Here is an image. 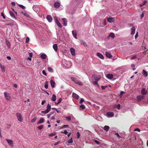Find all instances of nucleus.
Masks as SVG:
<instances>
[{
  "mask_svg": "<svg viewBox=\"0 0 148 148\" xmlns=\"http://www.w3.org/2000/svg\"><path fill=\"white\" fill-rule=\"evenodd\" d=\"M80 110L84 109L85 108V106L84 105L81 104L80 106Z\"/></svg>",
  "mask_w": 148,
  "mask_h": 148,
  "instance_id": "38",
  "label": "nucleus"
},
{
  "mask_svg": "<svg viewBox=\"0 0 148 148\" xmlns=\"http://www.w3.org/2000/svg\"><path fill=\"white\" fill-rule=\"evenodd\" d=\"M41 112L42 113L46 114L49 112V111H48L47 110H45L42 111Z\"/></svg>",
  "mask_w": 148,
  "mask_h": 148,
  "instance_id": "40",
  "label": "nucleus"
},
{
  "mask_svg": "<svg viewBox=\"0 0 148 148\" xmlns=\"http://www.w3.org/2000/svg\"><path fill=\"white\" fill-rule=\"evenodd\" d=\"M147 2L145 0L144 1L143 3L139 5V7H141L143 5L147 3Z\"/></svg>",
  "mask_w": 148,
  "mask_h": 148,
  "instance_id": "35",
  "label": "nucleus"
},
{
  "mask_svg": "<svg viewBox=\"0 0 148 148\" xmlns=\"http://www.w3.org/2000/svg\"><path fill=\"white\" fill-rule=\"evenodd\" d=\"M110 128L109 126L107 125H105L104 127V130L106 132H108Z\"/></svg>",
  "mask_w": 148,
  "mask_h": 148,
  "instance_id": "26",
  "label": "nucleus"
},
{
  "mask_svg": "<svg viewBox=\"0 0 148 148\" xmlns=\"http://www.w3.org/2000/svg\"><path fill=\"white\" fill-rule=\"evenodd\" d=\"M138 32H137V33L136 34V35H135V38L136 39V38H137V37H138Z\"/></svg>",
  "mask_w": 148,
  "mask_h": 148,
  "instance_id": "63",
  "label": "nucleus"
},
{
  "mask_svg": "<svg viewBox=\"0 0 148 148\" xmlns=\"http://www.w3.org/2000/svg\"><path fill=\"white\" fill-rule=\"evenodd\" d=\"M18 6L19 7H21L23 9H25V7L22 5H18Z\"/></svg>",
  "mask_w": 148,
  "mask_h": 148,
  "instance_id": "44",
  "label": "nucleus"
},
{
  "mask_svg": "<svg viewBox=\"0 0 148 148\" xmlns=\"http://www.w3.org/2000/svg\"><path fill=\"white\" fill-rule=\"evenodd\" d=\"M56 97L55 94H53L52 96L51 100L53 101H56Z\"/></svg>",
  "mask_w": 148,
  "mask_h": 148,
  "instance_id": "29",
  "label": "nucleus"
},
{
  "mask_svg": "<svg viewBox=\"0 0 148 148\" xmlns=\"http://www.w3.org/2000/svg\"><path fill=\"white\" fill-rule=\"evenodd\" d=\"M62 20L63 22V24L65 26H66L67 25V22L66 19L65 18H63L62 19Z\"/></svg>",
  "mask_w": 148,
  "mask_h": 148,
  "instance_id": "8",
  "label": "nucleus"
},
{
  "mask_svg": "<svg viewBox=\"0 0 148 148\" xmlns=\"http://www.w3.org/2000/svg\"><path fill=\"white\" fill-rule=\"evenodd\" d=\"M97 56H98L99 58L102 59H104V57L101 54L97 53Z\"/></svg>",
  "mask_w": 148,
  "mask_h": 148,
  "instance_id": "17",
  "label": "nucleus"
},
{
  "mask_svg": "<svg viewBox=\"0 0 148 148\" xmlns=\"http://www.w3.org/2000/svg\"><path fill=\"white\" fill-rule=\"evenodd\" d=\"M142 73L145 77H146L147 76V73L144 69L143 70V71Z\"/></svg>",
  "mask_w": 148,
  "mask_h": 148,
  "instance_id": "21",
  "label": "nucleus"
},
{
  "mask_svg": "<svg viewBox=\"0 0 148 148\" xmlns=\"http://www.w3.org/2000/svg\"><path fill=\"white\" fill-rule=\"evenodd\" d=\"M92 77L94 78L95 81H99L101 79V77L99 75H93Z\"/></svg>",
  "mask_w": 148,
  "mask_h": 148,
  "instance_id": "7",
  "label": "nucleus"
},
{
  "mask_svg": "<svg viewBox=\"0 0 148 148\" xmlns=\"http://www.w3.org/2000/svg\"><path fill=\"white\" fill-rule=\"evenodd\" d=\"M66 120H67V121H70L71 120V118L69 116L66 117Z\"/></svg>",
  "mask_w": 148,
  "mask_h": 148,
  "instance_id": "46",
  "label": "nucleus"
},
{
  "mask_svg": "<svg viewBox=\"0 0 148 148\" xmlns=\"http://www.w3.org/2000/svg\"><path fill=\"white\" fill-rule=\"evenodd\" d=\"M71 53L73 56L75 55V50L73 48H71L70 49Z\"/></svg>",
  "mask_w": 148,
  "mask_h": 148,
  "instance_id": "12",
  "label": "nucleus"
},
{
  "mask_svg": "<svg viewBox=\"0 0 148 148\" xmlns=\"http://www.w3.org/2000/svg\"><path fill=\"white\" fill-rule=\"evenodd\" d=\"M55 110H56L58 113L60 112V111L59 110H58L56 108H55Z\"/></svg>",
  "mask_w": 148,
  "mask_h": 148,
  "instance_id": "64",
  "label": "nucleus"
},
{
  "mask_svg": "<svg viewBox=\"0 0 148 148\" xmlns=\"http://www.w3.org/2000/svg\"><path fill=\"white\" fill-rule=\"evenodd\" d=\"M84 101V100L83 99H82V98L81 99L80 101H79V103L80 104L82 103H83V102Z\"/></svg>",
  "mask_w": 148,
  "mask_h": 148,
  "instance_id": "52",
  "label": "nucleus"
},
{
  "mask_svg": "<svg viewBox=\"0 0 148 148\" xmlns=\"http://www.w3.org/2000/svg\"><path fill=\"white\" fill-rule=\"evenodd\" d=\"M37 119V117H35L31 121V122L32 123H34L35 122Z\"/></svg>",
  "mask_w": 148,
  "mask_h": 148,
  "instance_id": "36",
  "label": "nucleus"
},
{
  "mask_svg": "<svg viewBox=\"0 0 148 148\" xmlns=\"http://www.w3.org/2000/svg\"><path fill=\"white\" fill-rule=\"evenodd\" d=\"M114 19L113 18L108 17L107 18V20L108 22L113 23L114 21Z\"/></svg>",
  "mask_w": 148,
  "mask_h": 148,
  "instance_id": "11",
  "label": "nucleus"
},
{
  "mask_svg": "<svg viewBox=\"0 0 148 148\" xmlns=\"http://www.w3.org/2000/svg\"><path fill=\"white\" fill-rule=\"evenodd\" d=\"M16 115L17 117L18 120L21 122L23 121V118L20 113H17Z\"/></svg>",
  "mask_w": 148,
  "mask_h": 148,
  "instance_id": "4",
  "label": "nucleus"
},
{
  "mask_svg": "<svg viewBox=\"0 0 148 148\" xmlns=\"http://www.w3.org/2000/svg\"><path fill=\"white\" fill-rule=\"evenodd\" d=\"M77 138L79 139L80 137V134L79 132H77Z\"/></svg>",
  "mask_w": 148,
  "mask_h": 148,
  "instance_id": "49",
  "label": "nucleus"
},
{
  "mask_svg": "<svg viewBox=\"0 0 148 148\" xmlns=\"http://www.w3.org/2000/svg\"><path fill=\"white\" fill-rule=\"evenodd\" d=\"M106 56L109 58H110L112 57V56L110 53L109 52H106Z\"/></svg>",
  "mask_w": 148,
  "mask_h": 148,
  "instance_id": "20",
  "label": "nucleus"
},
{
  "mask_svg": "<svg viewBox=\"0 0 148 148\" xmlns=\"http://www.w3.org/2000/svg\"><path fill=\"white\" fill-rule=\"evenodd\" d=\"M110 37H112V38H114L115 37V35L114 33H110L109 34V36L108 37V38Z\"/></svg>",
  "mask_w": 148,
  "mask_h": 148,
  "instance_id": "25",
  "label": "nucleus"
},
{
  "mask_svg": "<svg viewBox=\"0 0 148 148\" xmlns=\"http://www.w3.org/2000/svg\"><path fill=\"white\" fill-rule=\"evenodd\" d=\"M71 79L72 81L74 82L76 84H78V85L79 86H82L83 85V84L81 82L77 79L76 78L73 77H71Z\"/></svg>",
  "mask_w": 148,
  "mask_h": 148,
  "instance_id": "1",
  "label": "nucleus"
},
{
  "mask_svg": "<svg viewBox=\"0 0 148 148\" xmlns=\"http://www.w3.org/2000/svg\"><path fill=\"white\" fill-rule=\"evenodd\" d=\"M55 112L54 111H53L51 112H50L49 114H50L51 115L52 114H53Z\"/></svg>",
  "mask_w": 148,
  "mask_h": 148,
  "instance_id": "61",
  "label": "nucleus"
},
{
  "mask_svg": "<svg viewBox=\"0 0 148 148\" xmlns=\"http://www.w3.org/2000/svg\"><path fill=\"white\" fill-rule=\"evenodd\" d=\"M47 19L49 22H51L52 21V18L50 15H47L46 17Z\"/></svg>",
  "mask_w": 148,
  "mask_h": 148,
  "instance_id": "10",
  "label": "nucleus"
},
{
  "mask_svg": "<svg viewBox=\"0 0 148 148\" xmlns=\"http://www.w3.org/2000/svg\"><path fill=\"white\" fill-rule=\"evenodd\" d=\"M44 119L42 118H41L40 119L39 121L37 122V124H39L42 123H43L44 122Z\"/></svg>",
  "mask_w": 148,
  "mask_h": 148,
  "instance_id": "19",
  "label": "nucleus"
},
{
  "mask_svg": "<svg viewBox=\"0 0 148 148\" xmlns=\"http://www.w3.org/2000/svg\"><path fill=\"white\" fill-rule=\"evenodd\" d=\"M62 101V99L61 98H60L58 100V101L57 103H56V102H55L56 104V105L58 104L59 103H60Z\"/></svg>",
  "mask_w": 148,
  "mask_h": 148,
  "instance_id": "41",
  "label": "nucleus"
},
{
  "mask_svg": "<svg viewBox=\"0 0 148 148\" xmlns=\"http://www.w3.org/2000/svg\"><path fill=\"white\" fill-rule=\"evenodd\" d=\"M42 73L43 74H44L45 75V76L47 75V73H46V72L45 70H43L42 71Z\"/></svg>",
  "mask_w": 148,
  "mask_h": 148,
  "instance_id": "50",
  "label": "nucleus"
},
{
  "mask_svg": "<svg viewBox=\"0 0 148 148\" xmlns=\"http://www.w3.org/2000/svg\"><path fill=\"white\" fill-rule=\"evenodd\" d=\"M6 140L7 141L9 146L12 147H14L13 141L12 140L8 139H6Z\"/></svg>",
  "mask_w": 148,
  "mask_h": 148,
  "instance_id": "6",
  "label": "nucleus"
},
{
  "mask_svg": "<svg viewBox=\"0 0 148 148\" xmlns=\"http://www.w3.org/2000/svg\"><path fill=\"white\" fill-rule=\"evenodd\" d=\"M54 5L56 8L58 9L60 7V4L58 2H56L54 3Z\"/></svg>",
  "mask_w": 148,
  "mask_h": 148,
  "instance_id": "9",
  "label": "nucleus"
},
{
  "mask_svg": "<svg viewBox=\"0 0 148 148\" xmlns=\"http://www.w3.org/2000/svg\"><path fill=\"white\" fill-rule=\"evenodd\" d=\"M102 22V25H101V27H103V26H105V25H106V21L105 19H104L103 20V21Z\"/></svg>",
  "mask_w": 148,
  "mask_h": 148,
  "instance_id": "30",
  "label": "nucleus"
},
{
  "mask_svg": "<svg viewBox=\"0 0 148 148\" xmlns=\"http://www.w3.org/2000/svg\"><path fill=\"white\" fill-rule=\"evenodd\" d=\"M54 19L55 21L57 24V25L60 28H62V26L61 23H60L59 21L58 20L57 17L56 16H55L54 17Z\"/></svg>",
  "mask_w": 148,
  "mask_h": 148,
  "instance_id": "5",
  "label": "nucleus"
},
{
  "mask_svg": "<svg viewBox=\"0 0 148 148\" xmlns=\"http://www.w3.org/2000/svg\"><path fill=\"white\" fill-rule=\"evenodd\" d=\"M107 77L110 79H112L113 77V75L112 74H108L107 75Z\"/></svg>",
  "mask_w": 148,
  "mask_h": 148,
  "instance_id": "24",
  "label": "nucleus"
},
{
  "mask_svg": "<svg viewBox=\"0 0 148 148\" xmlns=\"http://www.w3.org/2000/svg\"><path fill=\"white\" fill-rule=\"evenodd\" d=\"M120 104H118L116 106H115V108H116L118 109L119 110L120 109Z\"/></svg>",
  "mask_w": 148,
  "mask_h": 148,
  "instance_id": "47",
  "label": "nucleus"
},
{
  "mask_svg": "<svg viewBox=\"0 0 148 148\" xmlns=\"http://www.w3.org/2000/svg\"><path fill=\"white\" fill-rule=\"evenodd\" d=\"M4 96L5 98L8 100L10 101L11 100V98L9 93L5 92L4 93Z\"/></svg>",
  "mask_w": 148,
  "mask_h": 148,
  "instance_id": "3",
  "label": "nucleus"
},
{
  "mask_svg": "<svg viewBox=\"0 0 148 148\" xmlns=\"http://www.w3.org/2000/svg\"><path fill=\"white\" fill-rule=\"evenodd\" d=\"M98 81H95L94 82H93L92 83L94 85H97V82Z\"/></svg>",
  "mask_w": 148,
  "mask_h": 148,
  "instance_id": "48",
  "label": "nucleus"
},
{
  "mask_svg": "<svg viewBox=\"0 0 148 148\" xmlns=\"http://www.w3.org/2000/svg\"><path fill=\"white\" fill-rule=\"evenodd\" d=\"M48 82L47 81H46L45 84V87L46 89H47L48 88Z\"/></svg>",
  "mask_w": 148,
  "mask_h": 148,
  "instance_id": "33",
  "label": "nucleus"
},
{
  "mask_svg": "<svg viewBox=\"0 0 148 148\" xmlns=\"http://www.w3.org/2000/svg\"><path fill=\"white\" fill-rule=\"evenodd\" d=\"M48 70L50 72L52 73L53 72V69L51 67H49L47 68Z\"/></svg>",
  "mask_w": 148,
  "mask_h": 148,
  "instance_id": "34",
  "label": "nucleus"
},
{
  "mask_svg": "<svg viewBox=\"0 0 148 148\" xmlns=\"http://www.w3.org/2000/svg\"><path fill=\"white\" fill-rule=\"evenodd\" d=\"M72 33L73 34V36L74 38H75L77 39V34H76V30H73L72 31Z\"/></svg>",
  "mask_w": 148,
  "mask_h": 148,
  "instance_id": "18",
  "label": "nucleus"
},
{
  "mask_svg": "<svg viewBox=\"0 0 148 148\" xmlns=\"http://www.w3.org/2000/svg\"><path fill=\"white\" fill-rule=\"evenodd\" d=\"M43 126L42 125H40L38 126L37 127V128L39 130H41L43 128Z\"/></svg>",
  "mask_w": 148,
  "mask_h": 148,
  "instance_id": "43",
  "label": "nucleus"
},
{
  "mask_svg": "<svg viewBox=\"0 0 148 148\" xmlns=\"http://www.w3.org/2000/svg\"><path fill=\"white\" fill-rule=\"evenodd\" d=\"M80 43L81 44H83L84 45V47H86L87 46V45L86 43L85 42H84L83 40H80Z\"/></svg>",
  "mask_w": 148,
  "mask_h": 148,
  "instance_id": "28",
  "label": "nucleus"
},
{
  "mask_svg": "<svg viewBox=\"0 0 148 148\" xmlns=\"http://www.w3.org/2000/svg\"><path fill=\"white\" fill-rule=\"evenodd\" d=\"M0 67L2 69V71L4 72L5 71V69L4 65H2L1 63H0Z\"/></svg>",
  "mask_w": 148,
  "mask_h": 148,
  "instance_id": "31",
  "label": "nucleus"
},
{
  "mask_svg": "<svg viewBox=\"0 0 148 148\" xmlns=\"http://www.w3.org/2000/svg\"><path fill=\"white\" fill-rule=\"evenodd\" d=\"M68 143H72L73 142V140L72 138H71L68 141Z\"/></svg>",
  "mask_w": 148,
  "mask_h": 148,
  "instance_id": "39",
  "label": "nucleus"
},
{
  "mask_svg": "<svg viewBox=\"0 0 148 148\" xmlns=\"http://www.w3.org/2000/svg\"><path fill=\"white\" fill-rule=\"evenodd\" d=\"M46 102V101L45 100H43L42 101L41 103V104L42 105H43L44 104V103Z\"/></svg>",
  "mask_w": 148,
  "mask_h": 148,
  "instance_id": "59",
  "label": "nucleus"
},
{
  "mask_svg": "<svg viewBox=\"0 0 148 148\" xmlns=\"http://www.w3.org/2000/svg\"><path fill=\"white\" fill-rule=\"evenodd\" d=\"M115 135H116L119 138H121V137L119 135V134L118 133H116L115 134Z\"/></svg>",
  "mask_w": 148,
  "mask_h": 148,
  "instance_id": "55",
  "label": "nucleus"
},
{
  "mask_svg": "<svg viewBox=\"0 0 148 148\" xmlns=\"http://www.w3.org/2000/svg\"><path fill=\"white\" fill-rule=\"evenodd\" d=\"M29 56L30 58L32 57L33 56V53H29Z\"/></svg>",
  "mask_w": 148,
  "mask_h": 148,
  "instance_id": "56",
  "label": "nucleus"
},
{
  "mask_svg": "<svg viewBox=\"0 0 148 148\" xmlns=\"http://www.w3.org/2000/svg\"><path fill=\"white\" fill-rule=\"evenodd\" d=\"M51 109V106L48 104L47 106V110L48 111H49V112H50Z\"/></svg>",
  "mask_w": 148,
  "mask_h": 148,
  "instance_id": "27",
  "label": "nucleus"
},
{
  "mask_svg": "<svg viewBox=\"0 0 148 148\" xmlns=\"http://www.w3.org/2000/svg\"><path fill=\"white\" fill-rule=\"evenodd\" d=\"M106 114L108 117H112L114 115V114L112 112H108Z\"/></svg>",
  "mask_w": 148,
  "mask_h": 148,
  "instance_id": "13",
  "label": "nucleus"
},
{
  "mask_svg": "<svg viewBox=\"0 0 148 148\" xmlns=\"http://www.w3.org/2000/svg\"><path fill=\"white\" fill-rule=\"evenodd\" d=\"M144 16V12L142 13L140 15V18L142 19Z\"/></svg>",
  "mask_w": 148,
  "mask_h": 148,
  "instance_id": "62",
  "label": "nucleus"
},
{
  "mask_svg": "<svg viewBox=\"0 0 148 148\" xmlns=\"http://www.w3.org/2000/svg\"><path fill=\"white\" fill-rule=\"evenodd\" d=\"M107 87V86H101V88L103 89H105V88Z\"/></svg>",
  "mask_w": 148,
  "mask_h": 148,
  "instance_id": "60",
  "label": "nucleus"
},
{
  "mask_svg": "<svg viewBox=\"0 0 148 148\" xmlns=\"http://www.w3.org/2000/svg\"><path fill=\"white\" fill-rule=\"evenodd\" d=\"M21 13L24 16H25L26 17H29V15L26 12H21Z\"/></svg>",
  "mask_w": 148,
  "mask_h": 148,
  "instance_id": "37",
  "label": "nucleus"
},
{
  "mask_svg": "<svg viewBox=\"0 0 148 148\" xmlns=\"http://www.w3.org/2000/svg\"><path fill=\"white\" fill-rule=\"evenodd\" d=\"M29 38L28 37H27L26 39L25 43H27L29 42Z\"/></svg>",
  "mask_w": 148,
  "mask_h": 148,
  "instance_id": "45",
  "label": "nucleus"
},
{
  "mask_svg": "<svg viewBox=\"0 0 148 148\" xmlns=\"http://www.w3.org/2000/svg\"><path fill=\"white\" fill-rule=\"evenodd\" d=\"M131 34L132 35H133L134 34L135 31V28L134 27H133L131 28Z\"/></svg>",
  "mask_w": 148,
  "mask_h": 148,
  "instance_id": "16",
  "label": "nucleus"
},
{
  "mask_svg": "<svg viewBox=\"0 0 148 148\" xmlns=\"http://www.w3.org/2000/svg\"><path fill=\"white\" fill-rule=\"evenodd\" d=\"M55 134L51 133L49 134V136L51 137H52L53 136L55 135Z\"/></svg>",
  "mask_w": 148,
  "mask_h": 148,
  "instance_id": "58",
  "label": "nucleus"
},
{
  "mask_svg": "<svg viewBox=\"0 0 148 148\" xmlns=\"http://www.w3.org/2000/svg\"><path fill=\"white\" fill-rule=\"evenodd\" d=\"M1 16H3V18L4 19H5V17L4 15V13L2 12L1 13Z\"/></svg>",
  "mask_w": 148,
  "mask_h": 148,
  "instance_id": "53",
  "label": "nucleus"
},
{
  "mask_svg": "<svg viewBox=\"0 0 148 148\" xmlns=\"http://www.w3.org/2000/svg\"><path fill=\"white\" fill-rule=\"evenodd\" d=\"M72 97L76 99H78L79 97L78 95L74 92L72 93Z\"/></svg>",
  "mask_w": 148,
  "mask_h": 148,
  "instance_id": "14",
  "label": "nucleus"
},
{
  "mask_svg": "<svg viewBox=\"0 0 148 148\" xmlns=\"http://www.w3.org/2000/svg\"><path fill=\"white\" fill-rule=\"evenodd\" d=\"M9 14L11 17L14 18L15 19H16V18L15 16L14 15V13L10 11L9 12Z\"/></svg>",
  "mask_w": 148,
  "mask_h": 148,
  "instance_id": "22",
  "label": "nucleus"
},
{
  "mask_svg": "<svg viewBox=\"0 0 148 148\" xmlns=\"http://www.w3.org/2000/svg\"><path fill=\"white\" fill-rule=\"evenodd\" d=\"M6 44L7 45L8 47V48H10V44L8 41L6 42Z\"/></svg>",
  "mask_w": 148,
  "mask_h": 148,
  "instance_id": "42",
  "label": "nucleus"
},
{
  "mask_svg": "<svg viewBox=\"0 0 148 148\" xmlns=\"http://www.w3.org/2000/svg\"><path fill=\"white\" fill-rule=\"evenodd\" d=\"M50 83L52 87L53 88H54L55 87V84H56L55 82L51 79L50 81Z\"/></svg>",
  "mask_w": 148,
  "mask_h": 148,
  "instance_id": "15",
  "label": "nucleus"
},
{
  "mask_svg": "<svg viewBox=\"0 0 148 148\" xmlns=\"http://www.w3.org/2000/svg\"><path fill=\"white\" fill-rule=\"evenodd\" d=\"M94 140L95 142L98 145H99L100 144V142L99 141H98L96 140Z\"/></svg>",
  "mask_w": 148,
  "mask_h": 148,
  "instance_id": "51",
  "label": "nucleus"
},
{
  "mask_svg": "<svg viewBox=\"0 0 148 148\" xmlns=\"http://www.w3.org/2000/svg\"><path fill=\"white\" fill-rule=\"evenodd\" d=\"M62 133H63L65 134H68V132L66 130H65L63 132H62Z\"/></svg>",
  "mask_w": 148,
  "mask_h": 148,
  "instance_id": "54",
  "label": "nucleus"
},
{
  "mask_svg": "<svg viewBox=\"0 0 148 148\" xmlns=\"http://www.w3.org/2000/svg\"><path fill=\"white\" fill-rule=\"evenodd\" d=\"M53 48L54 50L56 51H57L58 50V45L57 44H54L53 45Z\"/></svg>",
  "mask_w": 148,
  "mask_h": 148,
  "instance_id": "23",
  "label": "nucleus"
},
{
  "mask_svg": "<svg viewBox=\"0 0 148 148\" xmlns=\"http://www.w3.org/2000/svg\"><path fill=\"white\" fill-rule=\"evenodd\" d=\"M125 93V92H124L123 91H121L120 92V95L121 96L123 94H124Z\"/></svg>",
  "mask_w": 148,
  "mask_h": 148,
  "instance_id": "57",
  "label": "nucleus"
},
{
  "mask_svg": "<svg viewBox=\"0 0 148 148\" xmlns=\"http://www.w3.org/2000/svg\"><path fill=\"white\" fill-rule=\"evenodd\" d=\"M40 57L42 59H46L47 56L45 54H43L41 55Z\"/></svg>",
  "mask_w": 148,
  "mask_h": 148,
  "instance_id": "32",
  "label": "nucleus"
},
{
  "mask_svg": "<svg viewBox=\"0 0 148 148\" xmlns=\"http://www.w3.org/2000/svg\"><path fill=\"white\" fill-rule=\"evenodd\" d=\"M141 93L143 95V96H141L139 95V99H143L144 97V96L143 95H146L147 93V91L144 88L142 89L141 90Z\"/></svg>",
  "mask_w": 148,
  "mask_h": 148,
  "instance_id": "2",
  "label": "nucleus"
}]
</instances>
